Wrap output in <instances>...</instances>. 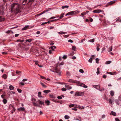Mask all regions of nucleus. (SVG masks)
Listing matches in <instances>:
<instances>
[{
	"label": "nucleus",
	"instance_id": "18",
	"mask_svg": "<svg viewBox=\"0 0 121 121\" xmlns=\"http://www.w3.org/2000/svg\"><path fill=\"white\" fill-rule=\"evenodd\" d=\"M5 8V5H1L0 7V9L2 10H4Z\"/></svg>",
	"mask_w": 121,
	"mask_h": 121
},
{
	"label": "nucleus",
	"instance_id": "14",
	"mask_svg": "<svg viewBox=\"0 0 121 121\" xmlns=\"http://www.w3.org/2000/svg\"><path fill=\"white\" fill-rule=\"evenodd\" d=\"M29 27V26H27L24 27L22 29V30H26L28 29Z\"/></svg>",
	"mask_w": 121,
	"mask_h": 121
},
{
	"label": "nucleus",
	"instance_id": "43",
	"mask_svg": "<svg viewBox=\"0 0 121 121\" xmlns=\"http://www.w3.org/2000/svg\"><path fill=\"white\" fill-rule=\"evenodd\" d=\"M76 105V104H70L69 106V107L70 108H71L72 107H73L74 106Z\"/></svg>",
	"mask_w": 121,
	"mask_h": 121
},
{
	"label": "nucleus",
	"instance_id": "3",
	"mask_svg": "<svg viewBox=\"0 0 121 121\" xmlns=\"http://www.w3.org/2000/svg\"><path fill=\"white\" fill-rule=\"evenodd\" d=\"M79 13V11H78L77 12H76V11H73L68 12L66 15V16L68 15H75Z\"/></svg>",
	"mask_w": 121,
	"mask_h": 121
},
{
	"label": "nucleus",
	"instance_id": "28",
	"mask_svg": "<svg viewBox=\"0 0 121 121\" xmlns=\"http://www.w3.org/2000/svg\"><path fill=\"white\" fill-rule=\"evenodd\" d=\"M40 84L43 86V87L44 88H46L47 87V86L43 83L42 82H40Z\"/></svg>",
	"mask_w": 121,
	"mask_h": 121
},
{
	"label": "nucleus",
	"instance_id": "4",
	"mask_svg": "<svg viewBox=\"0 0 121 121\" xmlns=\"http://www.w3.org/2000/svg\"><path fill=\"white\" fill-rule=\"evenodd\" d=\"M84 94L83 92L77 91L75 94V95L76 96H81L84 95Z\"/></svg>",
	"mask_w": 121,
	"mask_h": 121
},
{
	"label": "nucleus",
	"instance_id": "52",
	"mask_svg": "<svg viewBox=\"0 0 121 121\" xmlns=\"http://www.w3.org/2000/svg\"><path fill=\"white\" fill-rule=\"evenodd\" d=\"M10 32H12V31L11 30H9L6 32H5L9 34L10 33Z\"/></svg>",
	"mask_w": 121,
	"mask_h": 121
},
{
	"label": "nucleus",
	"instance_id": "27",
	"mask_svg": "<svg viewBox=\"0 0 121 121\" xmlns=\"http://www.w3.org/2000/svg\"><path fill=\"white\" fill-rule=\"evenodd\" d=\"M110 95L112 96H113L114 95V92L112 91H110Z\"/></svg>",
	"mask_w": 121,
	"mask_h": 121
},
{
	"label": "nucleus",
	"instance_id": "59",
	"mask_svg": "<svg viewBox=\"0 0 121 121\" xmlns=\"http://www.w3.org/2000/svg\"><path fill=\"white\" fill-rule=\"evenodd\" d=\"M57 98L58 99H62V97L61 96H58Z\"/></svg>",
	"mask_w": 121,
	"mask_h": 121
},
{
	"label": "nucleus",
	"instance_id": "48",
	"mask_svg": "<svg viewBox=\"0 0 121 121\" xmlns=\"http://www.w3.org/2000/svg\"><path fill=\"white\" fill-rule=\"evenodd\" d=\"M21 73V72L20 71H19L18 70H16V73L17 74L20 73Z\"/></svg>",
	"mask_w": 121,
	"mask_h": 121
},
{
	"label": "nucleus",
	"instance_id": "33",
	"mask_svg": "<svg viewBox=\"0 0 121 121\" xmlns=\"http://www.w3.org/2000/svg\"><path fill=\"white\" fill-rule=\"evenodd\" d=\"M50 22L49 21H48V22H43V23H42L41 24V25H44V24H46L48 23H49L50 22Z\"/></svg>",
	"mask_w": 121,
	"mask_h": 121
},
{
	"label": "nucleus",
	"instance_id": "17",
	"mask_svg": "<svg viewBox=\"0 0 121 121\" xmlns=\"http://www.w3.org/2000/svg\"><path fill=\"white\" fill-rule=\"evenodd\" d=\"M50 91H51L50 90H44L43 91V92L44 93H46V94H47L48 93L50 92Z\"/></svg>",
	"mask_w": 121,
	"mask_h": 121
},
{
	"label": "nucleus",
	"instance_id": "55",
	"mask_svg": "<svg viewBox=\"0 0 121 121\" xmlns=\"http://www.w3.org/2000/svg\"><path fill=\"white\" fill-rule=\"evenodd\" d=\"M33 105L34 106H39V105H37V104H36V103H33Z\"/></svg>",
	"mask_w": 121,
	"mask_h": 121
},
{
	"label": "nucleus",
	"instance_id": "35",
	"mask_svg": "<svg viewBox=\"0 0 121 121\" xmlns=\"http://www.w3.org/2000/svg\"><path fill=\"white\" fill-rule=\"evenodd\" d=\"M99 68H98L97 69V71L96 72V73H97V75L99 73Z\"/></svg>",
	"mask_w": 121,
	"mask_h": 121
},
{
	"label": "nucleus",
	"instance_id": "39",
	"mask_svg": "<svg viewBox=\"0 0 121 121\" xmlns=\"http://www.w3.org/2000/svg\"><path fill=\"white\" fill-rule=\"evenodd\" d=\"M69 6H65L62 7V9H64L65 8H68Z\"/></svg>",
	"mask_w": 121,
	"mask_h": 121
},
{
	"label": "nucleus",
	"instance_id": "15",
	"mask_svg": "<svg viewBox=\"0 0 121 121\" xmlns=\"http://www.w3.org/2000/svg\"><path fill=\"white\" fill-rule=\"evenodd\" d=\"M17 110L19 111H23L25 110V109L24 108L21 107L20 108H18Z\"/></svg>",
	"mask_w": 121,
	"mask_h": 121
},
{
	"label": "nucleus",
	"instance_id": "51",
	"mask_svg": "<svg viewBox=\"0 0 121 121\" xmlns=\"http://www.w3.org/2000/svg\"><path fill=\"white\" fill-rule=\"evenodd\" d=\"M116 22L119 21V22H121V19H120L119 18H118L116 20Z\"/></svg>",
	"mask_w": 121,
	"mask_h": 121
},
{
	"label": "nucleus",
	"instance_id": "40",
	"mask_svg": "<svg viewBox=\"0 0 121 121\" xmlns=\"http://www.w3.org/2000/svg\"><path fill=\"white\" fill-rule=\"evenodd\" d=\"M51 9V8H48V9L46 10H44V11L45 12V13L46 12L48 11L49 10H50Z\"/></svg>",
	"mask_w": 121,
	"mask_h": 121
},
{
	"label": "nucleus",
	"instance_id": "61",
	"mask_svg": "<svg viewBox=\"0 0 121 121\" xmlns=\"http://www.w3.org/2000/svg\"><path fill=\"white\" fill-rule=\"evenodd\" d=\"M68 41V42H70L71 43H72L73 42V41L72 40H71V39H70V40H69Z\"/></svg>",
	"mask_w": 121,
	"mask_h": 121
},
{
	"label": "nucleus",
	"instance_id": "12",
	"mask_svg": "<svg viewBox=\"0 0 121 121\" xmlns=\"http://www.w3.org/2000/svg\"><path fill=\"white\" fill-rule=\"evenodd\" d=\"M49 96L50 97L52 98L55 99L56 98V97L54 95L51 94L49 95Z\"/></svg>",
	"mask_w": 121,
	"mask_h": 121
},
{
	"label": "nucleus",
	"instance_id": "16",
	"mask_svg": "<svg viewBox=\"0 0 121 121\" xmlns=\"http://www.w3.org/2000/svg\"><path fill=\"white\" fill-rule=\"evenodd\" d=\"M4 19L5 18L3 17L0 16V22L4 21Z\"/></svg>",
	"mask_w": 121,
	"mask_h": 121
},
{
	"label": "nucleus",
	"instance_id": "8",
	"mask_svg": "<svg viewBox=\"0 0 121 121\" xmlns=\"http://www.w3.org/2000/svg\"><path fill=\"white\" fill-rule=\"evenodd\" d=\"M9 108L10 109H12V111L15 112V108L13 107V105L12 104H10L9 105Z\"/></svg>",
	"mask_w": 121,
	"mask_h": 121
},
{
	"label": "nucleus",
	"instance_id": "10",
	"mask_svg": "<svg viewBox=\"0 0 121 121\" xmlns=\"http://www.w3.org/2000/svg\"><path fill=\"white\" fill-rule=\"evenodd\" d=\"M45 103L47 105H50V102L48 100H45Z\"/></svg>",
	"mask_w": 121,
	"mask_h": 121
},
{
	"label": "nucleus",
	"instance_id": "11",
	"mask_svg": "<svg viewBox=\"0 0 121 121\" xmlns=\"http://www.w3.org/2000/svg\"><path fill=\"white\" fill-rule=\"evenodd\" d=\"M80 86L82 87H83L84 88H87V86L85 85V84H83L82 83H81V84H80Z\"/></svg>",
	"mask_w": 121,
	"mask_h": 121
},
{
	"label": "nucleus",
	"instance_id": "64",
	"mask_svg": "<svg viewBox=\"0 0 121 121\" xmlns=\"http://www.w3.org/2000/svg\"><path fill=\"white\" fill-rule=\"evenodd\" d=\"M99 90L101 91H103L104 90V89L103 88H102L101 90L100 89H99Z\"/></svg>",
	"mask_w": 121,
	"mask_h": 121
},
{
	"label": "nucleus",
	"instance_id": "25",
	"mask_svg": "<svg viewBox=\"0 0 121 121\" xmlns=\"http://www.w3.org/2000/svg\"><path fill=\"white\" fill-rule=\"evenodd\" d=\"M39 104H43V105H44V102L43 101H41L39 100Z\"/></svg>",
	"mask_w": 121,
	"mask_h": 121
},
{
	"label": "nucleus",
	"instance_id": "62",
	"mask_svg": "<svg viewBox=\"0 0 121 121\" xmlns=\"http://www.w3.org/2000/svg\"><path fill=\"white\" fill-rule=\"evenodd\" d=\"M40 77H41V78L42 79H46V78L44 77L41 76H40Z\"/></svg>",
	"mask_w": 121,
	"mask_h": 121
},
{
	"label": "nucleus",
	"instance_id": "37",
	"mask_svg": "<svg viewBox=\"0 0 121 121\" xmlns=\"http://www.w3.org/2000/svg\"><path fill=\"white\" fill-rule=\"evenodd\" d=\"M99 59L98 58H96L95 59L96 62V63L98 64L99 63Z\"/></svg>",
	"mask_w": 121,
	"mask_h": 121
},
{
	"label": "nucleus",
	"instance_id": "56",
	"mask_svg": "<svg viewBox=\"0 0 121 121\" xmlns=\"http://www.w3.org/2000/svg\"><path fill=\"white\" fill-rule=\"evenodd\" d=\"M61 90L63 91H66V89L65 88H62Z\"/></svg>",
	"mask_w": 121,
	"mask_h": 121
},
{
	"label": "nucleus",
	"instance_id": "26",
	"mask_svg": "<svg viewBox=\"0 0 121 121\" xmlns=\"http://www.w3.org/2000/svg\"><path fill=\"white\" fill-rule=\"evenodd\" d=\"M14 88V87L12 85H10L9 86V88L10 90H13Z\"/></svg>",
	"mask_w": 121,
	"mask_h": 121
},
{
	"label": "nucleus",
	"instance_id": "63",
	"mask_svg": "<svg viewBox=\"0 0 121 121\" xmlns=\"http://www.w3.org/2000/svg\"><path fill=\"white\" fill-rule=\"evenodd\" d=\"M45 13L44 11H43V12H42L41 13H39V15H41L43 14V13Z\"/></svg>",
	"mask_w": 121,
	"mask_h": 121
},
{
	"label": "nucleus",
	"instance_id": "45",
	"mask_svg": "<svg viewBox=\"0 0 121 121\" xmlns=\"http://www.w3.org/2000/svg\"><path fill=\"white\" fill-rule=\"evenodd\" d=\"M17 90L18 92L19 93H21L22 92V90L21 89L18 88L17 89Z\"/></svg>",
	"mask_w": 121,
	"mask_h": 121
},
{
	"label": "nucleus",
	"instance_id": "53",
	"mask_svg": "<svg viewBox=\"0 0 121 121\" xmlns=\"http://www.w3.org/2000/svg\"><path fill=\"white\" fill-rule=\"evenodd\" d=\"M67 58V56L66 55H64L63 57V58L64 59H65Z\"/></svg>",
	"mask_w": 121,
	"mask_h": 121
},
{
	"label": "nucleus",
	"instance_id": "6",
	"mask_svg": "<svg viewBox=\"0 0 121 121\" xmlns=\"http://www.w3.org/2000/svg\"><path fill=\"white\" fill-rule=\"evenodd\" d=\"M29 3V0H22V3L23 5H27Z\"/></svg>",
	"mask_w": 121,
	"mask_h": 121
},
{
	"label": "nucleus",
	"instance_id": "9",
	"mask_svg": "<svg viewBox=\"0 0 121 121\" xmlns=\"http://www.w3.org/2000/svg\"><path fill=\"white\" fill-rule=\"evenodd\" d=\"M116 0H113L109 2L108 3V5H110L113 4L115 2Z\"/></svg>",
	"mask_w": 121,
	"mask_h": 121
},
{
	"label": "nucleus",
	"instance_id": "58",
	"mask_svg": "<svg viewBox=\"0 0 121 121\" xmlns=\"http://www.w3.org/2000/svg\"><path fill=\"white\" fill-rule=\"evenodd\" d=\"M86 14V12H84L83 13H82L81 14V15L82 16H84Z\"/></svg>",
	"mask_w": 121,
	"mask_h": 121
},
{
	"label": "nucleus",
	"instance_id": "36",
	"mask_svg": "<svg viewBox=\"0 0 121 121\" xmlns=\"http://www.w3.org/2000/svg\"><path fill=\"white\" fill-rule=\"evenodd\" d=\"M111 62V61H108L106 62L105 64H109Z\"/></svg>",
	"mask_w": 121,
	"mask_h": 121
},
{
	"label": "nucleus",
	"instance_id": "24",
	"mask_svg": "<svg viewBox=\"0 0 121 121\" xmlns=\"http://www.w3.org/2000/svg\"><path fill=\"white\" fill-rule=\"evenodd\" d=\"M56 47L55 46H52L51 47H50L49 48L50 49V48H51L52 50L53 51L54 50V49L56 48Z\"/></svg>",
	"mask_w": 121,
	"mask_h": 121
},
{
	"label": "nucleus",
	"instance_id": "50",
	"mask_svg": "<svg viewBox=\"0 0 121 121\" xmlns=\"http://www.w3.org/2000/svg\"><path fill=\"white\" fill-rule=\"evenodd\" d=\"M108 101H109V103L111 104L112 105V101L111 100V99H109L108 100Z\"/></svg>",
	"mask_w": 121,
	"mask_h": 121
},
{
	"label": "nucleus",
	"instance_id": "47",
	"mask_svg": "<svg viewBox=\"0 0 121 121\" xmlns=\"http://www.w3.org/2000/svg\"><path fill=\"white\" fill-rule=\"evenodd\" d=\"M79 71L81 73H84V71L82 69H80L79 70Z\"/></svg>",
	"mask_w": 121,
	"mask_h": 121
},
{
	"label": "nucleus",
	"instance_id": "19",
	"mask_svg": "<svg viewBox=\"0 0 121 121\" xmlns=\"http://www.w3.org/2000/svg\"><path fill=\"white\" fill-rule=\"evenodd\" d=\"M100 46V45L99 44H97L96 45L97 50V51H99L100 49L99 48Z\"/></svg>",
	"mask_w": 121,
	"mask_h": 121
},
{
	"label": "nucleus",
	"instance_id": "22",
	"mask_svg": "<svg viewBox=\"0 0 121 121\" xmlns=\"http://www.w3.org/2000/svg\"><path fill=\"white\" fill-rule=\"evenodd\" d=\"M22 43H19L18 44V46L19 49L20 48H21V49L22 48Z\"/></svg>",
	"mask_w": 121,
	"mask_h": 121
},
{
	"label": "nucleus",
	"instance_id": "54",
	"mask_svg": "<svg viewBox=\"0 0 121 121\" xmlns=\"http://www.w3.org/2000/svg\"><path fill=\"white\" fill-rule=\"evenodd\" d=\"M29 3H33L34 2L35 0H29Z\"/></svg>",
	"mask_w": 121,
	"mask_h": 121
},
{
	"label": "nucleus",
	"instance_id": "5",
	"mask_svg": "<svg viewBox=\"0 0 121 121\" xmlns=\"http://www.w3.org/2000/svg\"><path fill=\"white\" fill-rule=\"evenodd\" d=\"M22 48L21 50L22 51L24 50H28L29 48L27 45H25L23 44H22Z\"/></svg>",
	"mask_w": 121,
	"mask_h": 121
},
{
	"label": "nucleus",
	"instance_id": "1",
	"mask_svg": "<svg viewBox=\"0 0 121 121\" xmlns=\"http://www.w3.org/2000/svg\"><path fill=\"white\" fill-rule=\"evenodd\" d=\"M23 9L22 6L18 3H13L11 5V11L17 14L22 12Z\"/></svg>",
	"mask_w": 121,
	"mask_h": 121
},
{
	"label": "nucleus",
	"instance_id": "13",
	"mask_svg": "<svg viewBox=\"0 0 121 121\" xmlns=\"http://www.w3.org/2000/svg\"><path fill=\"white\" fill-rule=\"evenodd\" d=\"M65 87L68 90L71 89L72 88V87L69 85H65Z\"/></svg>",
	"mask_w": 121,
	"mask_h": 121
},
{
	"label": "nucleus",
	"instance_id": "32",
	"mask_svg": "<svg viewBox=\"0 0 121 121\" xmlns=\"http://www.w3.org/2000/svg\"><path fill=\"white\" fill-rule=\"evenodd\" d=\"M69 117L67 115H66L65 116V118L66 119H68L69 118Z\"/></svg>",
	"mask_w": 121,
	"mask_h": 121
},
{
	"label": "nucleus",
	"instance_id": "44",
	"mask_svg": "<svg viewBox=\"0 0 121 121\" xmlns=\"http://www.w3.org/2000/svg\"><path fill=\"white\" fill-rule=\"evenodd\" d=\"M76 48V47L75 46H72V49L74 51H75Z\"/></svg>",
	"mask_w": 121,
	"mask_h": 121
},
{
	"label": "nucleus",
	"instance_id": "42",
	"mask_svg": "<svg viewBox=\"0 0 121 121\" xmlns=\"http://www.w3.org/2000/svg\"><path fill=\"white\" fill-rule=\"evenodd\" d=\"M92 61V58L91 57L89 60L88 61L90 63H91Z\"/></svg>",
	"mask_w": 121,
	"mask_h": 121
},
{
	"label": "nucleus",
	"instance_id": "7",
	"mask_svg": "<svg viewBox=\"0 0 121 121\" xmlns=\"http://www.w3.org/2000/svg\"><path fill=\"white\" fill-rule=\"evenodd\" d=\"M93 12L96 13H99L102 12L101 10L100 9H97L93 11Z\"/></svg>",
	"mask_w": 121,
	"mask_h": 121
},
{
	"label": "nucleus",
	"instance_id": "31",
	"mask_svg": "<svg viewBox=\"0 0 121 121\" xmlns=\"http://www.w3.org/2000/svg\"><path fill=\"white\" fill-rule=\"evenodd\" d=\"M64 13H63L62 14L60 17L59 19H62V18L63 17Z\"/></svg>",
	"mask_w": 121,
	"mask_h": 121
},
{
	"label": "nucleus",
	"instance_id": "41",
	"mask_svg": "<svg viewBox=\"0 0 121 121\" xmlns=\"http://www.w3.org/2000/svg\"><path fill=\"white\" fill-rule=\"evenodd\" d=\"M24 40H21L20 39H18L17 40V42H24Z\"/></svg>",
	"mask_w": 121,
	"mask_h": 121
},
{
	"label": "nucleus",
	"instance_id": "23",
	"mask_svg": "<svg viewBox=\"0 0 121 121\" xmlns=\"http://www.w3.org/2000/svg\"><path fill=\"white\" fill-rule=\"evenodd\" d=\"M2 77L4 79H6L7 78V76L6 74H4L2 75Z\"/></svg>",
	"mask_w": 121,
	"mask_h": 121
},
{
	"label": "nucleus",
	"instance_id": "46",
	"mask_svg": "<svg viewBox=\"0 0 121 121\" xmlns=\"http://www.w3.org/2000/svg\"><path fill=\"white\" fill-rule=\"evenodd\" d=\"M94 39H91V40H89L88 41L89 42H93L94 41Z\"/></svg>",
	"mask_w": 121,
	"mask_h": 121
},
{
	"label": "nucleus",
	"instance_id": "21",
	"mask_svg": "<svg viewBox=\"0 0 121 121\" xmlns=\"http://www.w3.org/2000/svg\"><path fill=\"white\" fill-rule=\"evenodd\" d=\"M110 114H112L113 116H115L116 115V113L115 112L112 111L111 112V113Z\"/></svg>",
	"mask_w": 121,
	"mask_h": 121
},
{
	"label": "nucleus",
	"instance_id": "60",
	"mask_svg": "<svg viewBox=\"0 0 121 121\" xmlns=\"http://www.w3.org/2000/svg\"><path fill=\"white\" fill-rule=\"evenodd\" d=\"M34 61L35 62V64L38 66L39 65V64L38 63V62L37 61Z\"/></svg>",
	"mask_w": 121,
	"mask_h": 121
},
{
	"label": "nucleus",
	"instance_id": "20",
	"mask_svg": "<svg viewBox=\"0 0 121 121\" xmlns=\"http://www.w3.org/2000/svg\"><path fill=\"white\" fill-rule=\"evenodd\" d=\"M4 10H0V14L1 15H3L4 14Z\"/></svg>",
	"mask_w": 121,
	"mask_h": 121
},
{
	"label": "nucleus",
	"instance_id": "57",
	"mask_svg": "<svg viewBox=\"0 0 121 121\" xmlns=\"http://www.w3.org/2000/svg\"><path fill=\"white\" fill-rule=\"evenodd\" d=\"M75 106H77L76 107L77 108H80V109L81 108V107L80 106L78 105H76Z\"/></svg>",
	"mask_w": 121,
	"mask_h": 121
},
{
	"label": "nucleus",
	"instance_id": "2",
	"mask_svg": "<svg viewBox=\"0 0 121 121\" xmlns=\"http://www.w3.org/2000/svg\"><path fill=\"white\" fill-rule=\"evenodd\" d=\"M58 64H57L55 67L54 68L53 72L56 73L57 74L58 76H60L61 73V71L60 69H59L58 68Z\"/></svg>",
	"mask_w": 121,
	"mask_h": 121
},
{
	"label": "nucleus",
	"instance_id": "38",
	"mask_svg": "<svg viewBox=\"0 0 121 121\" xmlns=\"http://www.w3.org/2000/svg\"><path fill=\"white\" fill-rule=\"evenodd\" d=\"M3 102L5 104L7 103V101L6 99H4L3 100Z\"/></svg>",
	"mask_w": 121,
	"mask_h": 121
},
{
	"label": "nucleus",
	"instance_id": "34",
	"mask_svg": "<svg viewBox=\"0 0 121 121\" xmlns=\"http://www.w3.org/2000/svg\"><path fill=\"white\" fill-rule=\"evenodd\" d=\"M108 52H110L112 51V46H111L109 48V49Z\"/></svg>",
	"mask_w": 121,
	"mask_h": 121
},
{
	"label": "nucleus",
	"instance_id": "29",
	"mask_svg": "<svg viewBox=\"0 0 121 121\" xmlns=\"http://www.w3.org/2000/svg\"><path fill=\"white\" fill-rule=\"evenodd\" d=\"M32 41V39H29L26 40V42H28L29 43L30 42Z\"/></svg>",
	"mask_w": 121,
	"mask_h": 121
},
{
	"label": "nucleus",
	"instance_id": "49",
	"mask_svg": "<svg viewBox=\"0 0 121 121\" xmlns=\"http://www.w3.org/2000/svg\"><path fill=\"white\" fill-rule=\"evenodd\" d=\"M66 75L67 76H70V73L68 71L67 72H66Z\"/></svg>",
	"mask_w": 121,
	"mask_h": 121
},
{
	"label": "nucleus",
	"instance_id": "30",
	"mask_svg": "<svg viewBox=\"0 0 121 121\" xmlns=\"http://www.w3.org/2000/svg\"><path fill=\"white\" fill-rule=\"evenodd\" d=\"M38 96L39 97H42L41 95V92H38Z\"/></svg>",
	"mask_w": 121,
	"mask_h": 121
}]
</instances>
